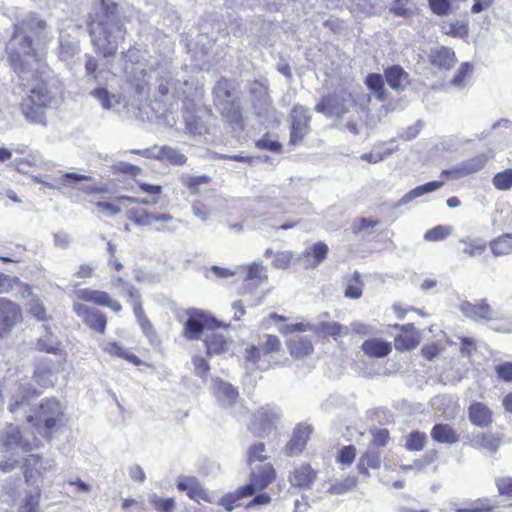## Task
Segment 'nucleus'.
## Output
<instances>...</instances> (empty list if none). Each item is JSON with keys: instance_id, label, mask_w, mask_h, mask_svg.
Instances as JSON below:
<instances>
[{"instance_id": "21", "label": "nucleus", "mask_w": 512, "mask_h": 512, "mask_svg": "<svg viewBox=\"0 0 512 512\" xmlns=\"http://www.w3.org/2000/svg\"><path fill=\"white\" fill-rule=\"evenodd\" d=\"M143 154L148 156V159L166 160L172 165H183L186 163V156L178 149L170 146H154L151 151H145Z\"/></svg>"}, {"instance_id": "7", "label": "nucleus", "mask_w": 512, "mask_h": 512, "mask_svg": "<svg viewBox=\"0 0 512 512\" xmlns=\"http://www.w3.org/2000/svg\"><path fill=\"white\" fill-rule=\"evenodd\" d=\"M310 120L311 115L307 108L301 105L293 107L291 111L290 144L296 145L304 139L309 132Z\"/></svg>"}, {"instance_id": "30", "label": "nucleus", "mask_w": 512, "mask_h": 512, "mask_svg": "<svg viewBox=\"0 0 512 512\" xmlns=\"http://www.w3.org/2000/svg\"><path fill=\"white\" fill-rule=\"evenodd\" d=\"M444 185L443 181H431L423 185L417 186L404 194L397 202L396 207L404 206L411 201L431 192L440 189Z\"/></svg>"}, {"instance_id": "56", "label": "nucleus", "mask_w": 512, "mask_h": 512, "mask_svg": "<svg viewBox=\"0 0 512 512\" xmlns=\"http://www.w3.org/2000/svg\"><path fill=\"white\" fill-rule=\"evenodd\" d=\"M427 441V436L424 432L413 431L406 439V448L410 451H420L424 448Z\"/></svg>"}, {"instance_id": "20", "label": "nucleus", "mask_w": 512, "mask_h": 512, "mask_svg": "<svg viewBox=\"0 0 512 512\" xmlns=\"http://www.w3.org/2000/svg\"><path fill=\"white\" fill-rule=\"evenodd\" d=\"M128 302L132 305L134 314L144 334L148 337L152 336L154 334L152 324L144 314L141 295L134 286L128 287Z\"/></svg>"}, {"instance_id": "24", "label": "nucleus", "mask_w": 512, "mask_h": 512, "mask_svg": "<svg viewBox=\"0 0 512 512\" xmlns=\"http://www.w3.org/2000/svg\"><path fill=\"white\" fill-rule=\"evenodd\" d=\"M250 93L253 97L254 106L258 109V115L267 114L271 106L268 85L260 81H254L250 86Z\"/></svg>"}, {"instance_id": "34", "label": "nucleus", "mask_w": 512, "mask_h": 512, "mask_svg": "<svg viewBox=\"0 0 512 512\" xmlns=\"http://www.w3.org/2000/svg\"><path fill=\"white\" fill-rule=\"evenodd\" d=\"M100 348L111 356L125 359L135 365H139L141 363V360L137 356L118 342L103 341L100 343Z\"/></svg>"}, {"instance_id": "4", "label": "nucleus", "mask_w": 512, "mask_h": 512, "mask_svg": "<svg viewBox=\"0 0 512 512\" xmlns=\"http://www.w3.org/2000/svg\"><path fill=\"white\" fill-rule=\"evenodd\" d=\"M187 315L183 335L189 341L200 339L203 331L214 329L219 325L213 316L202 310L190 309Z\"/></svg>"}, {"instance_id": "18", "label": "nucleus", "mask_w": 512, "mask_h": 512, "mask_svg": "<svg viewBox=\"0 0 512 512\" xmlns=\"http://www.w3.org/2000/svg\"><path fill=\"white\" fill-rule=\"evenodd\" d=\"M127 217L129 220H131L137 226H140V227L152 226L155 222H166V223L174 222V218L170 214H166V213L155 214V213H150L144 209H130L127 212Z\"/></svg>"}, {"instance_id": "23", "label": "nucleus", "mask_w": 512, "mask_h": 512, "mask_svg": "<svg viewBox=\"0 0 512 512\" xmlns=\"http://www.w3.org/2000/svg\"><path fill=\"white\" fill-rule=\"evenodd\" d=\"M492 158V155L485 153L476 155L459 163L452 172L458 177H465L473 173H477L481 171Z\"/></svg>"}, {"instance_id": "60", "label": "nucleus", "mask_w": 512, "mask_h": 512, "mask_svg": "<svg viewBox=\"0 0 512 512\" xmlns=\"http://www.w3.org/2000/svg\"><path fill=\"white\" fill-rule=\"evenodd\" d=\"M394 344L399 351H409L418 345V340L414 335H399L395 338Z\"/></svg>"}, {"instance_id": "48", "label": "nucleus", "mask_w": 512, "mask_h": 512, "mask_svg": "<svg viewBox=\"0 0 512 512\" xmlns=\"http://www.w3.org/2000/svg\"><path fill=\"white\" fill-rule=\"evenodd\" d=\"M358 484V480L355 476H348L342 480H336L332 483L328 489V493L331 495H344L348 492L353 491Z\"/></svg>"}, {"instance_id": "62", "label": "nucleus", "mask_w": 512, "mask_h": 512, "mask_svg": "<svg viewBox=\"0 0 512 512\" xmlns=\"http://www.w3.org/2000/svg\"><path fill=\"white\" fill-rule=\"evenodd\" d=\"M40 498V491L38 487L36 490L32 493H29L24 503L20 506L21 512H38V501Z\"/></svg>"}, {"instance_id": "6", "label": "nucleus", "mask_w": 512, "mask_h": 512, "mask_svg": "<svg viewBox=\"0 0 512 512\" xmlns=\"http://www.w3.org/2000/svg\"><path fill=\"white\" fill-rule=\"evenodd\" d=\"M54 468V461L49 458H42L36 454H30L25 458L24 476L26 483L35 485L41 482L46 472Z\"/></svg>"}, {"instance_id": "57", "label": "nucleus", "mask_w": 512, "mask_h": 512, "mask_svg": "<svg viewBox=\"0 0 512 512\" xmlns=\"http://www.w3.org/2000/svg\"><path fill=\"white\" fill-rule=\"evenodd\" d=\"M267 459L264 443H256L247 451V463L252 466L255 462H263Z\"/></svg>"}, {"instance_id": "58", "label": "nucleus", "mask_w": 512, "mask_h": 512, "mask_svg": "<svg viewBox=\"0 0 512 512\" xmlns=\"http://www.w3.org/2000/svg\"><path fill=\"white\" fill-rule=\"evenodd\" d=\"M453 231L451 226L447 225H438L429 229L424 234V239L426 241H440L448 237Z\"/></svg>"}, {"instance_id": "2", "label": "nucleus", "mask_w": 512, "mask_h": 512, "mask_svg": "<svg viewBox=\"0 0 512 512\" xmlns=\"http://www.w3.org/2000/svg\"><path fill=\"white\" fill-rule=\"evenodd\" d=\"M101 8L102 13L90 22V36L96 50L107 57L117 51L126 30L121 23L116 4L105 5L101 1Z\"/></svg>"}, {"instance_id": "61", "label": "nucleus", "mask_w": 512, "mask_h": 512, "mask_svg": "<svg viewBox=\"0 0 512 512\" xmlns=\"http://www.w3.org/2000/svg\"><path fill=\"white\" fill-rule=\"evenodd\" d=\"M473 71V66L468 63H462L456 73V75L451 80V84L457 88H463L465 86V78L467 75L471 74Z\"/></svg>"}, {"instance_id": "5", "label": "nucleus", "mask_w": 512, "mask_h": 512, "mask_svg": "<svg viewBox=\"0 0 512 512\" xmlns=\"http://www.w3.org/2000/svg\"><path fill=\"white\" fill-rule=\"evenodd\" d=\"M0 446L2 451L6 452L12 451L17 447L28 451L39 447L40 440L33 437L32 441H30L28 437L20 435V431L16 426L9 424L0 432Z\"/></svg>"}, {"instance_id": "22", "label": "nucleus", "mask_w": 512, "mask_h": 512, "mask_svg": "<svg viewBox=\"0 0 512 512\" xmlns=\"http://www.w3.org/2000/svg\"><path fill=\"white\" fill-rule=\"evenodd\" d=\"M328 250V246L325 243H315L303 252L299 257V261L303 268L314 269L326 258Z\"/></svg>"}, {"instance_id": "8", "label": "nucleus", "mask_w": 512, "mask_h": 512, "mask_svg": "<svg viewBox=\"0 0 512 512\" xmlns=\"http://www.w3.org/2000/svg\"><path fill=\"white\" fill-rule=\"evenodd\" d=\"M176 486L179 491L186 492L187 496L196 502L202 500L212 503L214 501L213 495L195 476H179L176 481Z\"/></svg>"}, {"instance_id": "3", "label": "nucleus", "mask_w": 512, "mask_h": 512, "mask_svg": "<svg viewBox=\"0 0 512 512\" xmlns=\"http://www.w3.org/2000/svg\"><path fill=\"white\" fill-rule=\"evenodd\" d=\"M62 416L63 408L58 400L54 398L43 400L39 406V412L34 423L37 433L49 439L60 423Z\"/></svg>"}, {"instance_id": "43", "label": "nucleus", "mask_w": 512, "mask_h": 512, "mask_svg": "<svg viewBox=\"0 0 512 512\" xmlns=\"http://www.w3.org/2000/svg\"><path fill=\"white\" fill-rule=\"evenodd\" d=\"M318 331L324 335L331 336L334 340L345 337L349 334L350 329L348 326L342 325L335 321L321 322L318 326Z\"/></svg>"}, {"instance_id": "54", "label": "nucleus", "mask_w": 512, "mask_h": 512, "mask_svg": "<svg viewBox=\"0 0 512 512\" xmlns=\"http://www.w3.org/2000/svg\"><path fill=\"white\" fill-rule=\"evenodd\" d=\"M441 28L443 33L454 37H464L468 33L467 26L460 21H443Z\"/></svg>"}, {"instance_id": "19", "label": "nucleus", "mask_w": 512, "mask_h": 512, "mask_svg": "<svg viewBox=\"0 0 512 512\" xmlns=\"http://www.w3.org/2000/svg\"><path fill=\"white\" fill-rule=\"evenodd\" d=\"M460 311L468 318L474 321L491 320L494 312L485 300H479L475 303L464 301L459 306Z\"/></svg>"}, {"instance_id": "26", "label": "nucleus", "mask_w": 512, "mask_h": 512, "mask_svg": "<svg viewBox=\"0 0 512 512\" xmlns=\"http://www.w3.org/2000/svg\"><path fill=\"white\" fill-rule=\"evenodd\" d=\"M500 443V436L493 433H478L473 435L470 440L471 447L484 450L490 454H494L498 451Z\"/></svg>"}, {"instance_id": "55", "label": "nucleus", "mask_w": 512, "mask_h": 512, "mask_svg": "<svg viewBox=\"0 0 512 512\" xmlns=\"http://www.w3.org/2000/svg\"><path fill=\"white\" fill-rule=\"evenodd\" d=\"M492 183L497 190H510L512 188V169H506L495 174Z\"/></svg>"}, {"instance_id": "17", "label": "nucleus", "mask_w": 512, "mask_h": 512, "mask_svg": "<svg viewBox=\"0 0 512 512\" xmlns=\"http://www.w3.org/2000/svg\"><path fill=\"white\" fill-rule=\"evenodd\" d=\"M468 419L478 428H487L493 423V411L485 403L473 401L468 407Z\"/></svg>"}, {"instance_id": "36", "label": "nucleus", "mask_w": 512, "mask_h": 512, "mask_svg": "<svg viewBox=\"0 0 512 512\" xmlns=\"http://www.w3.org/2000/svg\"><path fill=\"white\" fill-rule=\"evenodd\" d=\"M350 9L357 15L372 16L380 14L384 5L379 0H356L352 2Z\"/></svg>"}, {"instance_id": "9", "label": "nucleus", "mask_w": 512, "mask_h": 512, "mask_svg": "<svg viewBox=\"0 0 512 512\" xmlns=\"http://www.w3.org/2000/svg\"><path fill=\"white\" fill-rule=\"evenodd\" d=\"M275 478V470L269 463L252 469L250 483L240 487V495L252 496L257 490L266 488Z\"/></svg>"}, {"instance_id": "53", "label": "nucleus", "mask_w": 512, "mask_h": 512, "mask_svg": "<svg viewBox=\"0 0 512 512\" xmlns=\"http://www.w3.org/2000/svg\"><path fill=\"white\" fill-rule=\"evenodd\" d=\"M37 395L38 392L35 389H24L22 395L13 396V402L9 404L10 412L15 413L19 408L29 405L30 398H33Z\"/></svg>"}, {"instance_id": "31", "label": "nucleus", "mask_w": 512, "mask_h": 512, "mask_svg": "<svg viewBox=\"0 0 512 512\" xmlns=\"http://www.w3.org/2000/svg\"><path fill=\"white\" fill-rule=\"evenodd\" d=\"M53 361L48 358H41L37 361L34 370V379L41 387H48L53 385Z\"/></svg>"}, {"instance_id": "41", "label": "nucleus", "mask_w": 512, "mask_h": 512, "mask_svg": "<svg viewBox=\"0 0 512 512\" xmlns=\"http://www.w3.org/2000/svg\"><path fill=\"white\" fill-rule=\"evenodd\" d=\"M290 354L296 358H303L313 352L311 340L307 337H297L289 341Z\"/></svg>"}, {"instance_id": "51", "label": "nucleus", "mask_w": 512, "mask_h": 512, "mask_svg": "<svg viewBox=\"0 0 512 512\" xmlns=\"http://www.w3.org/2000/svg\"><path fill=\"white\" fill-rule=\"evenodd\" d=\"M459 242L466 246L463 249V253L471 257L482 254L486 248V242L480 238H472L467 236L461 238Z\"/></svg>"}, {"instance_id": "39", "label": "nucleus", "mask_w": 512, "mask_h": 512, "mask_svg": "<svg viewBox=\"0 0 512 512\" xmlns=\"http://www.w3.org/2000/svg\"><path fill=\"white\" fill-rule=\"evenodd\" d=\"M493 508L488 499H479L464 508H456L454 503L444 504L440 512H492Z\"/></svg>"}, {"instance_id": "29", "label": "nucleus", "mask_w": 512, "mask_h": 512, "mask_svg": "<svg viewBox=\"0 0 512 512\" xmlns=\"http://www.w3.org/2000/svg\"><path fill=\"white\" fill-rule=\"evenodd\" d=\"M204 342L209 355H219L228 352L232 346L231 340H228L223 334L215 332L206 334Z\"/></svg>"}, {"instance_id": "33", "label": "nucleus", "mask_w": 512, "mask_h": 512, "mask_svg": "<svg viewBox=\"0 0 512 512\" xmlns=\"http://www.w3.org/2000/svg\"><path fill=\"white\" fill-rule=\"evenodd\" d=\"M361 348L367 356L374 358L385 357L392 351L391 343L377 338L364 341Z\"/></svg>"}, {"instance_id": "32", "label": "nucleus", "mask_w": 512, "mask_h": 512, "mask_svg": "<svg viewBox=\"0 0 512 512\" xmlns=\"http://www.w3.org/2000/svg\"><path fill=\"white\" fill-rule=\"evenodd\" d=\"M45 334H43L37 341L36 348L41 352L53 355H61V341L52 334L48 326L44 325Z\"/></svg>"}, {"instance_id": "38", "label": "nucleus", "mask_w": 512, "mask_h": 512, "mask_svg": "<svg viewBox=\"0 0 512 512\" xmlns=\"http://www.w3.org/2000/svg\"><path fill=\"white\" fill-rule=\"evenodd\" d=\"M431 62L433 65L440 68L449 69L456 62L455 53L451 48L448 47L442 46L436 48L431 53Z\"/></svg>"}, {"instance_id": "13", "label": "nucleus", "mask_w": 512, "mask_h": 512, "mask_svg": "<svg viewBox=\"0 0 512 512\" xmlns=\"http://www.w3.org/2000/svg\"><path fill=\"white\" fill-rule=\"evenodd\" d=\"M254 417L255 420L251 424L250 429L258 436H262L268 433L280 419L281 412L278 408L267 405L258 410Z\"/></svg>"}, {"instance_id": "64", "label": "nucleus", "mask_w": 512, "mask_h": 512, "mask_svg": "<svg viewBox=\"0 0 512 512\" xmlns=\"http://www.w3.org/2000/svg\"><path fill=\"white\" fill-rule=\"evenodd\" d=\"M495 485L501 496L512 497V477L501 476L496 478Z\"/></svg>"}, {"instance_id": "10", "label": "nucleus", "mask_w": 512, "mask_h": 512, "mask_svg": "<svg viewBox=\"0 0 512 512\" xmlns=\"http://www.w3.org/2000/svg\"><path fill=\"white\" fill-rule=\"evenodd\" d=\"M73 296L74 301L77 302H92L99 306L108 307L114 312H120L122 310L121 304L105 291L82 288L75 290Z\"/></svg>"}, {"instance_id": "14", "label": "nucleus", "mask_w": 512, "mask_h": 512, "mask_svg": "<svg viewBox=\"0 0 512 512\" xmlns=\"http://www.w3.org/2000/svg\"><path fill=\"white\" fill-rule=\"evenodd\" d=\"M350 101L349 94H333L324 97L315 107V110L327 117L341 116L348 111L347 103Z\"/></svg>"}, {"instance_id": "28", "label": "nucleus", "mask_w": 512, "mask_h": 512, "mask_svg": "<svg viewBox=\"0 0 512 512\" xmlns=\"http://www.w3.org/2000/svg\"><path fill=\"white\" fill-rule=\"evenodd\" d=\"M213 393L223 406L232 405L238 396L237 390L231 384L220 379L213 381Z\"/></svg>"}, {"instance_id": "49", "label": "nucleus", "mask_w": 512, "mask_h": 512, "mask_svg": "<svg viewBox=\"0 0 512 512\" xmlns=\"http://www.w3.org/2000/svg\"><path fill=\"white\" fill-rule=\"evenodd\" d=\"M210 177L206 175L195 176L191 174H182L180 177L181 183L189 190L192 195H197L200 192L201 185L208 184Z\"/></svg>"}, {"instance_id": "15", "label": "nucleus", "mask_w": 512, "mask_h": 512, "mask_svg": "<svg viewBox=\"0 0 512 512\" xmlns=\"http://www.w3.org/2000/svg\"><path fill=\"white\" fill-rule=\"evenodd\" d=\"M313 427L306 423H299L293 429L292 437L285 446V453L288 456H297L304 450L311 434Z\"/></svg>"}, {"instance_id": "35", "label": "nucleus", "mask_w": 512, "mask_h": 512, "mask_svg": "<svg viewBox=\"0 0 512 512\" xmlns=\"http://www.w3.org/2000/svg\"><path fill=\"white\" fill-rule=\"evenodd\" d=\"M37 182L51 188V189H60L61 186H73L74 184L91 180V177L84 174H79L75 172H68L60 175L58 178H55L53 182H45L40 179H36Z\"/></svg>"}, {"instance_id": "44", "label": "nucleus", "mask_w": 512, "mask_h": 512, "mask_svg": "<svg viewBox=\"0 0 512 512\" xmlns=\"http://www.w3.org/2000/svg\"><path fill=\"white\" fill-rule=\"evenodd\" d=\"M381 465V455L377 451L369 450L361 456L357 469L359 473L369 475L368 469H378Z\"/></svg>"}, {"instance_id": "52", "label": "nucleus", "mask_w": 512, "mask_h": 512, "mask_svg": "<svg viewBox=\"0 0 512 512\" xmlns=\"http://www.w3.org/2000/svg\"><path fill=\"white\" fill-rule=\"evenodd\" d=\"M79 51L78 42L75 39L64 40L60 36L59 57L62 61H68Z\"/></svg>"}, {"instance_id": "63", "label": "nucleus", "mask_w": 512, "mask_h": 512, "mask_svg": "<svg viewBox=\"0 0 512 512\" xmlns=\"http://www.w3.org/2000/svg\"><path fill=\"white\" fill-rule=\"evenodd\" d=\"M356 456V448L353 445L344 446L337 455V462L345 466H350Z\"/></svg>"}, {"instance_id": "46", "label": "nucleus", "mask_w": 512, "mask_h": 512, "mask_svg": "<svg viewBox=\"0 0 512 512\" xmlns=\"http://www.w3.org/2000/svg\"><path fill=\"white\" fill-rule=\"evenodd\" d=\"M233 89L234 85L231 81L224 78L217 81L213 88L215 104L224 103L225 101L231 100Z\"/></svg>"}, {"instance_id": "42", "label": "nucleus", "mask_w": 512, "mask_h": 512, "mask_svg": "<svg viewBox=\"0 0 512 512\" xmlns=\"http://www.w3.org/2000/svg\"><path fill=\"white\" fill-rule=\"evenodd\" d=\"M215 105L229 123H239L241 121L242 116L238 101L229 100Z\"/></svg>"}, {"instance_id": "16", "label": "nucleus", "mask_w": 512, "mask_h": 512, "mask_svg": "<svg viewBox=\"0 0 512 512\" xmlns=\"http://www.w3.org/2000/svg\"><path fill=\"white\" fill-rule=\"evenodd\" d=\"M238 269L246 272L243 285L244 293H252L267 281L266 270L261 263L253 262L247 266H240Z\"/></svg>"}, {"instance_id": "59", "label": "nucleus", "mask_w": 512, "mask_h": 512, "mask_svg": "<svg viewBox=\"0 0 512 512\" xmlns=\"http://www.w3.org/2000/svg\"><path fill=\"white\" fill-rule=\"evenodd\" d=\"M149 501L159 512H172L175 507L173 498H161L156 493L149 495Z\"/></svg>"}, {"instance_id": "27", "label": "nucleus", "mask_w": 512, "mask_h": 512, "mask_svg": "<svg viewBox=\"0 0 512 512\" xmlns=\"http://www.w3.org/2000/svg\"><path fill=\"white\" fill-rule=\"evenodd\" d=\"M384 75L388 85L396 91L404 90L410 83L408 73L399 65L388 67Z\"/></svg>"}, {"instance_id": "11", "label": "nucleus", "mask_w": 512, "mask_h": 512, "mask_svg": "<svg viewBox=\"0 0 512 512\" xmlns=\"http://www.w3.org/2000/svg\"><path fill=\"white\" fill-rule=\"evenodd\" d=\"M21 318L19 305L7 298L0 297V338L7 336Z\"/></svg>"}, {"instance_id": "45", "label": "nucleus", "mask_w": 512, "mask_h": 512, "mask_svg": "<svg viewBox=\"0 0 512 512\" xmlns=\"http://www.w3.org/2000/svg\"><path fill=\"white\" fill-rule=\"evenodd\" d=\"M365 85L373 93L376 99L384 101L386 99V90L384 88V79L378 73H370L365 79Z\"/></svg>"}, {"instance_id": "47", "label": "nucleus", "mask_w": 512, "mask_h": 512, "mask_svg": "<svg viewBox=\"0 0 512 512\" xmlns=\"http://www.w3.org/2000/svg\"><path fill=\"white\" fill-rule=\"evenodd\" d=\"M90 95L98 100L105 110L112 109L116 104L119 103V97L115 94L110 93L104 87H98L90 92Z\"/></svg>"}, {"instance_id": "40", "label": "nucleus", "mask_w": 512, "mask_h": 512, "mask_svg": "<svg viewBox=\"0 0 512 512\" xmlns=\"http://www.w3.org/2000/svg\"><path fill=\"white\" fill-rule=\"evenodd\" d=\"M417 4L414 0H393L389 12L396 17L409 18L415 14Z\"/></svg>"}, {"instance_id": "12", "label": "nucleus", "mask_w": 512, "mask_h": 512, "mask_svg": "<svg viewBox=\"0 0 512 512\" xmlns=\"http://www.w3.org/2000/svg\"><path fill=\"white\" fill-rule=\"evenodd\" d=\"M73 310L91 329L102 334L105 332L107 319L101 311L77 301L73 303Z\"/></svg>"}, {"instance_id": "1", "label": "nucleus", "mask_w": 512, "mask_h": 512, "mask_svg": "<svg viewBox=\"0 0 512 512\" xmlns=\"http://www.w3.org/2000/svg\"><path fill=\"white\" fill-rule=\"evenodd\" d=\"M45 22L38 19L33 13H28L20 22L15 24L12 39L7 45L9 61L14 71L25 85L26 97L20 104L24 119L32 125L46 126V107L51 102V92L47 86V67L44 63L45 52L35 49L27 33L38 35L44 30Z\"/></svg>"}, {"instance_id": "25", "label": "nucleus", "mask_w": 512, "mask_h": 512, "mask_svg": "<svg viewBox=\"0 0 512 512\" xmlns=\"http://www.w3.org/2000/svg\"><path fill=\"white\" fill-rule=\"evenodd\" d=\"M317 478V472L309 465L302 464L296 467L289 477L292 486L310 488Z\"/></svg>"}, {"instance_id": "37", "label": "nucleus", "mask_w": 512, "mask_h": 512, "mask_svg": "<svg viewBox=\"0 0 512 512\" xmlns=\"http://www.w3.org/2000/svg\"><path fill=\"white\" fill-rule=\"evenodd\" d=\"M430 434L438 443L455 444L459 441L458 433L448 424L434 425Z\"/></svg>"}, {"instance_id": "50", "label": "nucleus", "mask_w": 512, "mask_h": 512, "mask_svg": "<svg viewBox=\"0 0 512 512\" xmlns=\"http://www.w3.org/2000/svg\"><path fill=\"white\" fill-rule=\"evenodd\" d=\"M491 250L495 256L508 255L512 253V234H503L494 239L491 243Z\"/></svg>"}]
</instances>
